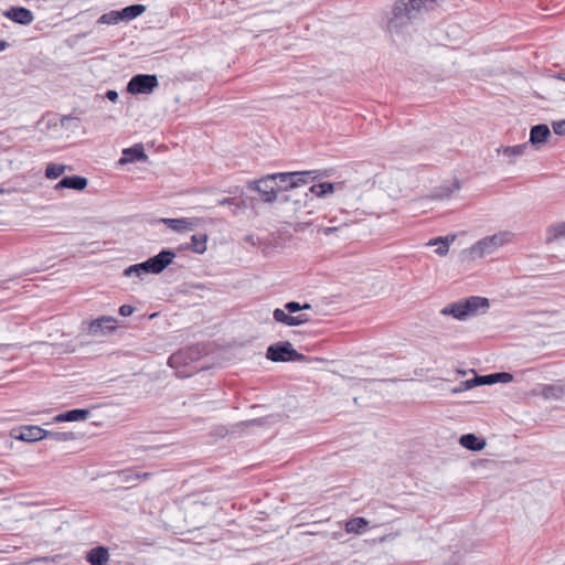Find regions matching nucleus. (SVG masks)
<instances>
[{"mask_svg": "<svg viewBox=\"0 0 565 565\" xmlns=\"http://www.w3.org/2000/svg\"><path fill=\"white\" fill-rule=\"evenodd\" d=\"M286 311L287 310L285 308L284 309H280V308L275 309L273 312V317H274L275 321L282 323L285 326L296 327V326L305 324L311 320V317L308 313L302 312L298 316H292V315H288Z\"/></svg>", "mask_w": 565, "mask_h": 565, "instance_id": "12", "label": "nucleus"}, {"mask_svg": "<svg viewBox=\"0 0 565 565\" xmlns=\"http://www.w3.org/2000/svg\"><path fill=\"white\" fill-rule=\"evenodd\" d=\"M308 225V223H298L297 224V230H303V227Z\"/></svg>", "mask_w": 565, "mask_h": 565, "instance_id": "47", "label": "nucleus"}, {"mask_svg": "<svg viewBox=\"0 0 565 565\" xmlns=\"http://www.w3.org/2000/svg\"><path fill=\"white\" fill-rule=\"evenodd\" d=\"M527 149V143L511 146V147H502L497 151L498 153H502L505 158H508L509 163H513L516 158L522 157Z\"/></svg>", "mask_w": 565, "mask_h": 565, "instance_id": "20", "label": "nucleus"}, {"mask_svg": "<svg viewBox=\"0 0 565 565\" xmlns=\"http://www.w3.org/2000/svg\"><path fill=\"white\" fill-rule=\"evenodd\" d=\"M206 234H194L191 237V248L194 253L203 254L206 250Z\"/></svg>", "mask_w": 565, "mask_h": 565, "instance_id": "27", "label": "nucleus"}, {"mask_svg": "<svg viewBox=\"0 0 565 565\" xmlns=\"http://www.w3.org/2000/svg\"><path fill=\"white\" fill-rule=\"evenodd\" d=\"M135 308L130 305H122L119 307V313L122 317H129L134 313Z\"/></svg>", "mask_w": 565, "mask_h": 565, "instance_id": "36", "label": "nucleus"}, {"mask_svg": "<svg viewBox=\"0 0 565 565\" xmlns=\"http://www.w3.org/2000/svg\"><path fill=\"white\" fill-rule=\"evenodd\" d=\"M150 477V473H143V475H138V473H129L126 476V480L127 481H130V480H141V479H147Z\"/></svg>", "mask_w": 565, "mask_h": 565, "instance_id": "37", "label": "nucleus"}, {"mask_svg": "<svg viewBox=\"0 0 565 565\" xmlns=\"http://www.w3.org/2000/svg\"><path fill=\"white\" fill-rule=\"evenodd\" d=\"M175 360V355H172L170 359H169V363L172 364V362Z\"/></svg>", "mask_w": 565, "mask_h": 565, "instance_id": "48", "label": "nucleus"}, {"mask_svg": "<svg viewBox=\"0 0 565 565\" xmlns=\"http://www.w3.org/2000/svg\"><path fill=\"white\" fill-rule=\"evenodd\" d=\"M106 98L110 102H116L118 99V93L116 90L109 89L106 92Z\"/></svg>", "mask_w": 565, "mask_h": 565, "instance_id": "39", "label": "nucleus"}, {"mask_svg": "<svg viewBox=\"0 0 565 565\" xmlns=\"http://www.w3.org/2000/svg\"><path fill=\"white\" fill-rule=\"evenodd\" d=\"M556 78L561 79V81H565V72H561L556 75Z\"/></svg>", "mask_w": 565, "mask_h": 565, "instance_id": "46", "label": "nucleus"}, {"mask_svg": "<svg viewBox=\"0 0 565 565\" xmlns=\"http://www.w3.org/2000/svg\"><path fill=\"white\" fill-rule=\"evenodd\" d=\"M45 438H50L55 441H67L74 438L72 433H60V431H50L46 430Z\"/></svg>", "mask_w": 565, "mask_h": 565, "instance_id": "34", "label": "nucleus"}, {"mask_svg": "<svg viewBox=\"0 0 565 565\" xmlns=\"http://www.w3.org/2000/svg\"><path fill=\"white\" fill-rule=\"evenodd\" d=\"M7 46H8V43L4 40H0V52L6 50Z\"/></svg>", "mask_w": 565, "mask_h": 565, "instance_id": "44", "label": "nucleus"}, {"mask_svg": "<svg viewBox=\"0 0 565 565\" xmlns=\"http://www.w3.org/2000/svg\"><path fill=\"white\" fill-rule=\"evenodd\" d=\"M146 11V7L142 4H132L119 10L122 21H131L142 14Z\"/></svg>", "mask_w": 565, "mask_h": 565, "instance_id": "23", "label": "nucleus"}, {"mask_svg": "<svg viewBox=\"0 0 565 565\" xmlns=\"http://www.w3.org/2000/svg\"><path fill=\"white\" fill-rule=\"evenodd\" d=\"M120 163L146 160L147 156L141 146H135L122 151Z\"/></svg>", "mask_w": 565, "mask_h": 565, "instance_id": "21", "label": "nucleus"}, {"mask_svg": "<svg viewBox=\"0 0 565 565\" xmlns=\"http://www.w3.org/2000/svg\"><path fill=\"white\" fill-rule=\"evenodd\" d=\"M244 239H245V242H247V243H249L252 245H256V241L257 239L255 238L254 235H247Z\"/></svg>", "mask_w": 565, "mask_h": 565, "instance_id": "43", "label": "nucleus"}, {"mask_svg": "<svg viewBox=\"0 0 565 565\" xmlns=\"http://www.w3.org/2000/svg\"><path fill=\"white\" fill-rule=\"evenodd\" d=\"M10 436L18 440L34 443L44 439L46 436V430L40 426H21L12 429L10 431Z\"/></svg>", "mask_w": 565, "mask_h": 565, "instance_id": "8", "label": "nucleus"}, {"mask_svg": "<svg viewBox=\"0 0 565 565\" xmlns=\"http://www.w3.org/2000/svg\"><path fill=\"white\" fill-rule=\"evenodd\" d=\"M249 189L257 191L262 200L266 203H273L277 199V188L275 185V177L268 174L258 181L249 183Z\"/></svg>", "mask_w": 565, "mask_h": 565, "instance_id": "7", "label": "nucleus"}, {"mask_svg": "<svg viewBox=\"0 0 565 565\" xmlns=\"http://www.w3.org/2000/svg\"><path fill=\"white\" fill-rule=\"evenodd\" d=\"M533 395L542 396L546 401H562L565 398V384L557 382L539 385L533 390Z\"/></svg>", "mask_w": 565, "mask_h": 565, "instance_id": "10", "label": "nucleus"}, {"mask_svg": "<svg viewBox=\"0 0 565 565\" xmlns=\"http://www.w3.org/2000/svg\"><path fill=\"white\" fill-rule=\"evenodd\" d=\"M117 320L110 316H102L88 326V333L94 337L106 335L116 330Z\"/></svg>", "mask_w": 565, "mask_h": 565, "instance_id": "9", "label": "nucleus"}, {"mask_svg": "<svg viewBox=\"0 0 565 565\" xmlns=\"http://www.w3.org/2000/svg\"><path fill=\"white\" fill-rule=\"evenodd\" d=\"M551 136V131L547 125L540 124L535 125L530 130V142L537 147L546 142L547 138Z\"/></svg>", "mask_w": 565, "mask_h": 565, "instance_id": "15", "label": "nucleus"}, {"mask_svg": "<svg viewBox=\"0 0 565 565\" xmlns=\"http://www.w3.org/2000/svg\"><path fill=\"white\" fill-rule=\"evenodd\" d=\"M313 171L280 172L271 174L275 177V185L278 191H288L313 180Z\"/></svg>", "mask_w": 565, "mask_h": 565, "instance_id": "4", "label": "nucleus"}, {"mask_svg": "<svg viewBox=\"0 0 565 565\" xmlns=\"http://www.w3.org/2000/svg\"><path fill=\"white\" fill-rule=\"evenodd\" d=\"M237 202L238 201L235 198H225L223 200H220L217 203L220 205H230V206H232V205L236 204Z\"/></svg>", "mask_w": 565, "mask_h": 565, "instance_id": "38", "label": "nucleus"}, {"mask_svg": "<svg viewBox=\"0 0 565 565\" xmlns=\"http://www.w3.org/2000/svg\"><path fill=\"white\" fill-rule=\"evenodd\" d=\"M438 238H441L443 242H447V245L449 246L450 243L456 239V235L439 236Z\"/></svg>", "mask_w": 565, "mask_h": 565, "instance_id": "41", "label": "nucleus"}, {"mask_svg": "<svg viewBox=\"0 0 565 565\" xmlns=\"http://www.w3.org/2000/svg\"><path fill=\"white\" fill-rule=\"evenodd\" d=\"M88 416H89L88 409L76 408V409H71V411H67L65 413H62V414L55 416L54 420L58 422V423L60 422H78V420L86 419Z\"/></svg>", "mask_w": 565, "mask_h": 565, "instance_id": "18", "label": "nucleus"}, {"mask_svg": "<svg viewBox=\"0 0 565 565\" xmlns=\"http://www.w3.org/2000/svg\"><path fill=\"white\" fill-rule=\"evenodd\" d=\"M553 130L556 135L564 136L565 135V119L559 121H554L552 124Z\"/></svg>", "mask_w": 565, "mask_h": 565, "instance_id": "35", "label": "nucleus"}, {"mask_svg": "<svg viewBox=\"0 0 565 565\" xmlns=\"http://www.w3.org/2000/svg\"><path fill=\"white\" fill-rule=\"evenodd\" d=\"M565 237V223L555 224L547 230L546 242L552 243L553 241Z\"/></svg>", "mask_w": 565, "mask_h": 565, "instance_id": "29", "label": "nucleus"}, {"mask_svg": "<svg viewBox=\"0 0 565 565\" xmlns=\"http://www.w3.org/2000/svg\"><path fill=\"white\" fill-rule=\"evenodd\" d=\"M459 443L462 447L479 451L486 447L484 439L478 438L475 434H465L460 437Z\"/></svg>", "mask_w": 565, "mask_h": 565, "instance_id": "19", "label": "nucleus"}, {"mask_svg": "<svg viewBox=\"0 0 565 565\" xmlns=\"http://www.w3.org/2000/svg\"><path fill=\"white\" fill-rule=\"evenodd\" d=\"M65 169L64 164L49 163L45 169V177L47 179H57L64 173Z\"/></svg>", "mask_w": 565, "mask_h": 565, "instance_id": "31", "label": "nucleus"}, {"mask_svg": "<svg viewBox=\"0 0 565 565\" xmlns=\"http://www.w3.org/2000/svg\"><path fill=\"white\" fill-rule=\"evenodd\" d=\"M478 385H484L482 375H475L472 379L461 382L459 386L452 388V393H460Z\"/></svg>", "mask_w": 565, "mask_h": 565, "instance_id": "28", "label": "nucleus"}, {"mask_svg": "<svg viewBox=\"0 0 565 565\" xmlns=\"http://www.w3.org/2000/svg\"><path fill=\"white\" fill-rule=\"evenodd\" d=\"M90 565H107L109 561V552L107 547L97 546L92 548L86 555Z\"/></svg>", "mask_w": 565, "mask_h": 565, "instance_id": "16", "label": "nucleus"}, {"mask_svg": "<svg viewBox=\"0 0 565 565\" xmlns=\"http://www.w3.org/2000/svg\"><path fill=\"white\" fill-rule=\"evenodd\" d=\"M335 230H337L335 227H326V228L323 230V233H324V234H330L331 232H333V231H335Z\"/></svg>", "mask_w": 565, "mask_h": 565, "instance_id": "45", "label": "nucleus"}, {"mask_svg": "<svg viewBox=\"0 0 565 565\" xmlns=\"http://www.w3.org/2000/svg\"><path fill=\"white\" fill-rule=\"evenodd\" d=\"M484 385H491L495 383H510L513 381V375L508 372H499V373H492L488 375H482Z\"/></svg>", "mask_w": 565, "mask_h": 565, "instance_id": "24", "label": "nucleus"}, {"mask_svg": "<svg viewBox=\"0 0 565 565\" xmlns=\"http://www.w3.org/2000/svg\"><path fill=\"white\" fill-rule=\"evenodd\" d=\"M4 15L13 22L28 25L33 21L32 12L23 7H12L4 12Z\"/></svg>", "mask_w": 565, "mask_h": 565, "instance_id": "13", "label": "nucleus"}, {"mask_svg": "<svg viewBox=\"0 0 565 565\" xmlns=\"http://www.w3.org/2000/svg\"><path fill=\"white\" fill-rule=\"evenodd\" d=\"M4 192H9V190L0 189V194H2Z\"/></svg>", "mask_w": 565, "mask_h": 565, "instance_id": "49", "label": "nucleus"}, {"mask_svg": "<svg viewBox=\"0 0 565 565\" xmlns=\"http://www.w3.org/2000/svg\"><path fill=\"white\" fill-rule=\"evenodd\" d=\"M175 258L171 249H162L159 254L147 259L151 274L162 273Z\"/></svg>", "mask_w": 565, "mask_h": 565, "instance_id": "11", "label": "nucleus"}, {"mask_svg": "<svg viewBox=\"0 0 565 565\" xmlns=\"http://www.w3.org/2000/svg\"><path fill=\"white\" fill-rule=\"evenodd\" d=\"M120 21H122L121 15L120 12L117 10L104 13L97 20V22L100 24H117Z\"/></svg>", "mask_w": 565, "mask_h": 565, "instance_id": "30", "label": "nucleus"}, {"mask_svg": "<svg viewBox=\"0 0 565 565\" xmlns=\"http://www.w3.org/2000/svg\"><path fill=\"white\" fill-rule=\"evenodd\" d=\"M423 3L424 2H395L383 21L386 31L392 36L398 34L420 12Z\"/></svg>", "mask_w": 565, "mask_h": 565, "instance_id": "1", "label": "nucleus"}, {"mask_svg": "<svg viewBox=\"0 0 565 565\" xmlns=\"http://www.w3.org/2000/svg\"><path fill=\"white\" fill-rule=\"evenodd\" d=\"M284 308L289 312V313H296L298 311H305V310H310L311 309V305L310 303H303V305H300L299 302L297 301H289L287 303H285Z\"/></svg>", "mask_w": 565, "mask_h": 565, "instance_id": "33", "label": "nucleus"}, {"mask_svg": "<svg viewBox=\"0 0 565 565\" xmlns=\"http://www.w3.org/2000/svg\"><path fill=\"white\" fill-rule=\"evenodd\" d=\"M309 191L318 198H323L334 191V184L331 182L313 184L309 188Z\"/></svg>", "mask_w": 565, "mask_h": 565, "instance_id": "26", "label": "nucleus"}, {"mask_svg": "<svg viewBox=\"0 0 565 565\" xmlns=\"http://www.w3.org/2000/svg\"><path fill=\"white\" fill-rule=\"evenodd\" d=\"M266 358L273 362L303 361L306 356L298 353L288 341L268 347Z\"/></svg>", "mask_w": 565, "mask_h": 565, "instance_id": "5", "label": "nucleus"}, {"mask_svg": "<svg viewBox=\"0 0 565 565\" xmlns=\"http://www.w3.org/2000/svg\"><path fill=\"white\" fill-rule=\"evenodd\" d=\"M231 212L233 215H238L239 211L244 207V204L242 202H237L236 204L231 206Z\"/></svg>", "mask_w": 565, "mask_h": 565, "instance_id": "40", "label": "nucleus"}, {"mask_svg": "<svg viewBox=\"0 0 565 565\" xmlns=\"http://www.w3.org/2000/svg\"><path fill=\"white\" fill-rule=\"evenodd\" d=\"M427 246H438L436 249H435V253L438 255V256H446L449 252V248H448V245H447V242H443L441 238H433L430 239L428 243H427Z\"/></svg>", "mask_w": 565, "mask_h": 565, "instance_id": "32", "label": "nucleus"}, {"mask_svg": "<svg viewBox=\"0 0 565 565\" xmlns=\"http://www.w3.org/2000/svg\"><path fill=\"white\" fill-rule=\"evenodd\" d=\"M158 86L156 75L138 74L130 78L127 85V92L130 94H150Z\"/></svg>", "mask_w": 565, "mask_h": 565, "instance_id": "6", "label": "nucleus"}, {"mask_svg": "<svg viewBox=\"0 0 565 565\" xmlns=\"http://www.w3.org/2000/svg\"><path fill=\"white\" fill-rule=\"evenodd\" d=\"M369 522L366 519L358 516L352 518L345 523V531L348 533L362 534L367 526Z\"/></svg>", "mask_w": 565, "mask_h": 565, "instance_id": "22", "label": "nucleus"}, {"mask_svg": "<svg viewBox=\"0 0 565 565\" xmlns=\"http://www.w3.org/2000/svg\"><path fill=\"white\" fill-rule=\"evenodd\" d=\"M263 419H252L247 422H243L242 425L244 426H250V425H260Z\"/></svg>", "mask_w": 565, "mask_h": 565, "instance_id": "42", "label": "nucleus"}, {"mask_svg": "<svg viewBox=\"0 0 565 565\" xmlns=\"http://www.w3.org/2000/svg\"><path fill=\"white\" fill-rule=\"evenodd\" d=\"M146 274H151L147 260L139 263V264L131 265L124 270V275L126 277L137 276V277L141 278Z\"/></svg>", "mask_w": 565, "mask_h": 565, "instance_id": "25", "label": "nucleus"}, {"mask_svg": "<svg viewBox=\"0 0 565 565\" xmlns=\"http://www.w3.org/2000/svg\"><path fill=\"white\" fill-rule=\"evenodd\" d=\"M488 308L489 300L487 298L472 296L460 301L448 303L440 310V313L443 316H451L462 321L479 312H484Z\"/></svg>", "mask_w": 565, "mask_h": 565, "instance_id": "3", "label": "nucleus"}, {"mask_svg": "<svg viewBox=\"0 0 565 565\" xmlns=\"http://www.w3.org/2000/svg\"><path fill=\"white\" fill-rule=\"evenodd\" d=\"M87 179L81 175L64 177L56 185L55 190L73 189L82 191L87 186Z\"/></svg>", "mask_w": 565, "mask_h": 565, "instance_id": "14", "label": "nucleus"}, {"mask_svg": "<svg viewBox=\"0 0 565 565\" xmlns=\"http://www.w3.org/2000/svg\"><path fill=\"white\" fill-rule=\"evenodd\" d=\"M160 222L166 224L170 230L179 233L191 231L194 227L193 222L188 218H161Z\"/></svg>", "mask_w": 565, "mask_h": 565, "instance_id": "17", "label": "nucleus"}, {"mask_svg": "<svg viewBox=\"0 0 565 565\" xmlns=\"http://www.w3.org/2000/svg\"><path fill=\"white\" fill-rule=\"evenodd\" d=\"M513 234L509 231L495 233L490 236H486L480 241L476 242L471 247L462 252V256L466 259H477L495 253L502 246L509 244L512 241Z\"/></svg>", "mask_w": 565, "mask_h": 565, "instance_id": "2", "label": "nucleus"}]
</instances>
